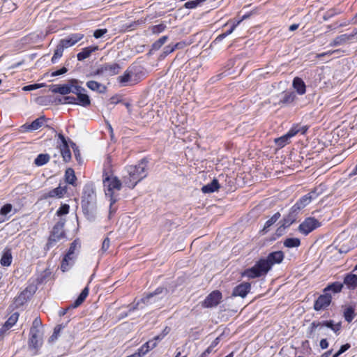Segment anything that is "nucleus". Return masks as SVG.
<instances>
[{"mask_svg": "<svg viewBox=\"0 0 357 357\" xmlns=\"http://www.w3.org/2000/svg\"><path fill=\"white\" fill-rule=\"evenodd\" d=\"M249 15H244L242 18L237 21L236 23H234L233 25L231 26V28L227 31L225 32V33L227 34V36H229L234 31V29H236V27L243 21L245 19L248 18Z\"/></svg>", "mask_w": 357, "mask_h": 357, "instance_id": "603ef678", "label": "nucleus"}, {"mask_svg": "<svg viewBox=\"0 0 357 357\" xmlns=\"http://www.w3.org/2000/svg\"><path fill=\"white\" fill-rule=\"evenodd\" d=\"M324 326L331 328L334 333L338 335L341 329V323L334 324L333 320L313 321L308 328L307 337H312L317 328H319L321 329Z\"/></svg>", "mask_w": 357, "mask_h": 357, "instance_id": "0eeeda50", "label": "nucleus"}, {"mask_svg": "<svg viewBox=\"0 0 357 357\" xmlns=\"http://www.w3.org/2000/svg\"><path fill=\"white\" fill-rule=\"evenodd\" d=\"M168 294V290L162 287H158L153 292L147 294L146 296L137 301L133 306L130 307V312H133L139 308H142L140 306L141 303L144 305H149L158 302L162 298L166 297Z\"/></svg>", "mask_w": 357, "mask_h": 357, "instance_id": "39448f33", "label": "nucleus"}, {"mask_svg": "<svg viewBox=\"0 0 357 357\" xmlns=\"http://www.w3.org/2000/svg\"><path fill=\"white\" fill-rule=\"evenodd\" d=\"M70 144H71L72 149L73 150L74 155H75L76 160L79 164L82 163V158H81L80 152H79L78 147L77 146L75 143H74L73 142H70Z\"/></svg>", "mask_w": 357, "mask_h": 357, "instance_id": "49530a36", "label": "nucleus"}, {"mask_svg": "<svg viewBox=\"0 0 357 357\" xmlns=\"http://www.w3.org/2000/svg\"><path fill=\"white\" fill-rule=\"evenodd\" d=\"M64 103L77 104L76 98L74 96H66L63 98Z\"/></svg>", "mask_w": 357, "mask_h": 357, "instance_id": "774afa93", "label": "nucleus"}, {"mask_svg": "<svg viewBox=\"0 0 357 357\" xmlns=\"http://www.w3.org/2000/svg\"><path fill=\"white\" fill-rule=\"evenodd\" d=\"M284 258L283 252H272L266 257L261 258L252 267L245 270L242 275L250 279L264 276L267 274L273 265L280 264Z\"/></svg>", "mask_w": 357, "mask_h": 357, "instance_id": "f257e3e1", "label": "nucleus"}, {"mask_svg": "<svg viewBox=\"0 0 357 357\" xmlns=\"http://www.w3.org/2000/svg\"><path fill=\"white\" fill-rule=\"evenodd\" d=\"M321 194V191L319 190V188H315L314 190H312L307 195L310 198L311 201L315 199L318 197V196Z\"/></svg>", "mask_w": 357, "mask_h": 357, "instance_id": "13d9d810", "label": "nucleus"}, {"mask_svg": "<svg viewBox=\"0 0 357 357\" xmlns=\"http://www.w3.org/2000/svg\"><path fill=\"white\" fill-rule=\"evenodd\" d=\"M344 284L350 290H354L357 287V275L353 273H348L344 278Z\"/></svg>", "mask_w": 357, "mask_h": 357, "instance_id": "a878e982", "label": "nucleus"}, {"mask_svg": "<svg viewBox=\"0 0 357 357\" xmlns=\"http://www.w3.org/2000/svg\"><path fill=\"white\" fill-rule=\"evenodd\" d=\"M168 36H163L158 40L154 42L151 46V50L154 51L158 50L167 40Z\"/></svg>", "mask_w": 357, "mask_h": 357, "instance_id": "37998d69", "label": "nucleus"}, {"mask_svg": "<svg viewBox=\"0 0 357 357\" xmlns=\"http://www.w3.org/2000/svg\"><path fill=\"white\" fill-rule=\"evenodd\" d=\"M65 180L66 182L75 186L77 177L75 174V171L72 168H68L65 172Z\"/></svg>", "mask_w": 357, "mask_h": 357, "instance_id": "473e14b6", "label": "nucleus"}, {"mask_svg": "<svg viewBox=\"0 0 357 357\" xmlns=\"http://www.w3.org/2000/svg\"><path fill=\"white\" fill-rule=\"evenodd\" d=\"M103 74H104L103 68H102V66L101 65L99 68H98V69H96L94 71L91 72L86 76L87 77H96V76L103 75Z\"/></svg>", "mask_w": 357, "mask_h": 357, "instance_id": "bf43d9fd", "label": "nucleus"}, {"mask_svg": "<svg viewBox=\"0 0 357 357\" xmlns=\"http://www.w3.org/2000/svg\"><path fill=\"white\" fill-rule=\"evenodd\" d=\"M58 137L61 140V144L60 145V148H66L68 147V141L63 134L59 133Z\"/></svg>", "mask_w": 357, "mask_h": 357, "instance_id": "052dcab7", "label": "nucleus"}, {"mask_svg": "<svg viewBox=\"0 0 357 357\" xmlns=\"http://www.w3.org/2000/svg\"><path fill=\"white\" fill-rule=\"evenodd\" d=\"M251 288V284L249 282H243L236 286L232 292L233 296H241L244 298L247 296Z\"/></svg>", "mask_w": 357, "mask_h": 357, "instance_id": "a211bd4d", "label": "nucleus"}, {"mask_svg": "<svg viewBox=\"0 0 357 357\" xmlns=\"http://www.w3.org/2000/svg\"><path fill=\"white\" fill-rule=\"evenodd\" d=\"M58 137L61 140V144L60 145V148H66L68 147V141L63 134L59 133Z\"/></svg>", "mask_w": 357, "mask_h": 357, "instance_id": "680f3d73", "label": "nucleus"}, {"mask_svg": "<svg viewBox=\"0 0 357 357\" xmlns=\"http://www.w3.org/2000/svg\"><path fill=\"white\" fill-rule=\"evenodd\" d=\"M41 86L39 84H30L27 85L23 87L24 91H32L35 89H38Z\"/></svg>", "mask_w": 357, "mask_h": 357, "instance_id": "69168bd1", "label": "nucleus"}, {"mask_svg": "<svg viewBox=\"0 0 357 357\" xmlns=\"http://www.w3.org/2000/svg\"><path fill=\"white\" fill-rule=\"evenodd\" d=\"M292 86L298 95H303L306 92V85L304 81L298 77L294 78Z\"/></svg>", "mask_w": 357, "mask_h": 357, "instance_id": "5701e85b", "label": "nucleus"}, {"mask_svg": "<svg viewBox=\"0 0 357 357\" xmlns=\"http://www.w3.org/2000/svg\"><path fill=\"white\" fill-rule=\"evenodd\" d=\"M86 86L93 91L99 93H105L107 91V86L94 80H89L86 83Z\"/></svg>", "mask_w": 357, "mask_h": 357, "instance_id": "b1692460", "label": "nucleus"}, {"mask_svg": "<svg viewBox=\"0 0 357 357\" xmlns=\"http://www.w3.org/2000/svg\"><path fill=\"white\" fill-rule=\"evenodd\" d=\"M160 339L161 338L159 336H155L154 339L149 340L144 344L140 348L137 349V351L136 352L140 354V357H143L150 350L153 349L157 346L158 341L160 340Z\"/></svg>", "mask_w": 357, "mask_h": 357, "instance_id": "f3484780", "label": "nucleus"}, {"mask_svg": "<svg viewBox=\"0 0 357 357\" xmlns=\"http://www.w3.org/2000/svg\"><path fill=\"white\" fill-rule=\"evenodd\" d=\"M67 192V186L59 185L57 188L52 189L43 195L44 199L48 198H62Z\"/></svg>", "mask_w": 357, "mask_h": 357, "instance_id": "ddd939ff", "label": "nucleus"}, {"mask_svg": "<svg viewBox=\"0 0 357 357\" xmlns=\"http://www.w3.org/2000/svg\"><path fill=\"white\" fill-rule=\"evenodd\" d=\"M332 296L330 293L324 292V294L320 295L315 301L314 304V309L316 311L324 310L331 303Z\"/></svg>", "mask_w": 357, "mask_h": 357, "instance_id": "9d476101", "label": "nucleus"}, {"mask_svg": "<svg viewBox=\"0 0 357 357\" xmlns=\"http://www.w3.org/2000/svg\"><path fill=\"white\" fill-rule=\"evenodd\" d=\"M301 245V241L298 238H288L284 241V245L289 248H297Z\"/></svg>", "mask_w": 357, "mask_h": 357, "instance_id": "58836bf2", "label": "nucleus"}, {"mask_svg": "<svg viewBox=\"0 0 357 357\" xmlns=\"http://www.w3.org/2000/svg\"><path fill=\"white\" fill-rule=\"evenodd\" d=\"M76 257V255H69L68 253H66L64 255V257L61 264V269L62 270V271L65 272L68 271L70 268V267H71L73 265Z\"/></svg>", "mask_w": 357, "mask_h": 357, "instance_id": "4be33fe9", "label": "nucleus"}, {"mask_svg": "<svg viewBox=\"0 0 357 357\" xmlns=\"http://www.w3.org/2000/svg\"><path fill=\"white\" fill-rule=\"evenodd\" d=\"M64 223L57 222L53 227L47 243V248L52 247L57 241L64 238L65 233L63 230Z\"/></svg>", "mask_w": 357, "mask_h": 357, "instance_id": "6e6552de", "label": "nucleus"}, {"mask_svg": "<svg viewBox=\"0 0 357 357\" xmlns=\"http://www.w3.org/2000/svg\"><path fill=\"white\" fill-rule=\"evenodd\" d=\"M82 208L86 218L92 221L96 214V194L93 183H87L83 188L82 197Z\"/></svg>", "mask_w": 357, "mask_h": 357, "instance_id": "7ed1b4c3", "label": "nucleus"}, {"mask_svg": "<svg viewBox=\"0 0 357 357\" xmlns=\"http://www.w3.org/2000/svg\"><path fill=\"white\" fill-rule=\"evenodd\" d=\"M104 75L114 76L119 73L122 67L117 63H106L102 65Z\"/></svg>", "mask_w": 357, "mask_h": 357, "instance_id": "2eb2a0df", "label": "nucleus"}, {"mask_svg": "<svg viewBox=\"0 0 357 357\" xmlns=\"http://www.w3.org/2000/svg\"><path fill=\"white\" fill-rule=\"evenodd\" d=\"M107 32V29H96L93 33V36L96 38H100Z\"/></svg>", "mask_w": 357, "mask_h": 357, "instance_id": "4d7b16f0", "label": "nucleus"}, {"mask_svg": "<svg viewBox=\"0 0 357 357\" xmlns=\"http://www.w3.org/2000/svg\"><path fill=\"white\" fill-rule=\"evenodd\" d=\"M84 34L81 33H75L68 35L65 38L61 39L59 43L66 49L75 45L84 38Z\"/></svg>", "mask_w": 357, "mask_h": 357, "instance_id": "f8f14e48", "label": "nucleus"}, {"mask_svg": "<svg viewBox=\"0 0 357 357\" xmlns=\"http://www.w3.org/2000/svg\"><path fill=\"white\" fill-rule=\"evenodd\" d=\"M146 167L147 161L144 159L142 160L136 165L127 167V174L123 177L124 184L130 188H134L140 181L146 176Z\"/></svg>", "mask_w": 357, "mask_h": 357, "instance_id": "20e7f679", "label": "nucleus"}, {"mask_svg": "<svg viewBox=\"0 0 357 357\" xmlns=\"http://www.w3.org/2000/svg\"><path fill=\"white\" fill-rule=\"evenodd\" d=\"M222 298V294L219 291H213L208 294L203 302L205 307H213L217 306Z\"/></svg>", "mask_w": 357, "mask_h": 357, "instance_id": "9b49d317", "label": "nucleus"}, {"mask_svg": "<svg viewBox=\"0 0 357 357\" xmlns=\"http://www.w3.org/2000/svg\"><path fill=\"white\" fill-rule=\"evenodd\" d=\"M355 315V310L352 306L347 307L344 311V317L348 323L352 321Z\"/></svg>", "mask_w": 357, "mask_h": 357, "instance_id": "ea45409f", "label": "nucleus"}, {"mask_svg": "<svg viewBox=\"0 0 357 357\" xmlns=\"http://www.w3.org/2000/svg\"><path fill=\"white\" fill-rule=\"evenodd\" d=\"M220 187L218 181L214 178L211 183L204 185L202 188V191L204 193H211L217 191Z\"/></svg>", "mask_w": 357, "mask_h": 357, "instance_id": "c756f323", "label": "nucleus"}, {"mask_svg": "<svg viewBox=\"0 0 357 357\" xmlns=\"http://www.w3.org/2000/svg\"><path fill=\"white\" fill-rule=\"evenodd\" d=\"M12 208L13 206L10 204H6L1 207L0 213L3 217L6 218V215L12 211Z\"/></svg>", "mask_w": 357, "mask_h": 357, "instance_id": "3c124183", "label": "nucleus"}, {"mask_svg": "<svg viewBox=\"0 0 357 357\" xmlns=\"http://www.w3.org/2000/svg\"><path fill=\"white\" fill-rule=\"evenodd\" d=\"M67 71H68V69L66 67H62L59 70L52 72V76L56 77V76L61 75L66 73Z\"/></svg>", "mask_w": 357, "mask_h": 357, "instance_id": "0e129e2a", "label": "nucleus"}, {"mask_svg": "<svg viewBox=\"0 0 357 357\" xmlns=\"http://www.w3.org/2000/svg\"><path fill=\"white\" fill-rule=\"evenodd\" d=\"M280 218V213L279 212L275 213L271 218H269L264 224L263 230L266 231L268 228L275 223Z\"/></svg>", "mask_w": 357, "mask_h": 357, "instance_id": "c03bdc74", "label": "nucleus"}, {"mask_svg": "<svg viewBox=\"0 0 357 357\" xmlns=\"http://www.w3.org/2000/svg\"><path fill=\"white\" fill-rule=\"evenodd\" d=\"M354 41V36L349 34H342L337 36L331 43L330 46L335 47L342 45H344L349 42Z\"/></svg>", "mask_w": 357, "mask_h": 357, "instance_id": "6ab92c4d", "label": "nucleus"}, {"mask_svg": "<svg viewBox=\"0 0 357 357\" xmlns=\"http://www.w3.org/2000/svg\"><path fill=\"white\" fill-rule=\"evenodd\" d=\"M70 88V80L68 81V84L60 85V94L67 95L71 93Z\"/></svg>", "mask_w": 357, "mask_h": 357, "instance_id": "de8ad7c7", "label": "nucleus"}, {"mask_svg": "<svg viewBox=\"0 0 357 357\" xmlns=\"http://www.w3.org/2000/svg\"><path fill=\"white\" fill-rule=\"evenodd\" d=\"M43 344V333L42 332H30V337L29 340V346L31 348L38 349Z\"/></svg>", "mask_w": 357, "mask_h": 357, "instance_id": "4468645a", "label": "nucleus"}, {"mask_svg": "<svg viewBox=\"0 0 357 357\" xmlns=\"http://www.w3.org/2000/svg\"><path fill=\"white\" fill-rule=\"evenodd\" d=\"M70 206L68 204H62L56 211V214L59 216L66 215L69 213Z\"/></svg>", "mask_w": 357, "mask_h": 357, "instance_id": "8fccbe9b", "label": "nucleus"}, {"mask_svg": "<svg viewBox=\"0 0 357 357\" xmlns=\"http://www.w3.org/2000/svg\"><path fill=\"white\" fill-rule=\"evenodd\" d=\"M80 247L81 245L79 241L76 239L71 243L67 253L69 255L73 254L77 255V254L79 252Z\"/></svg>", "mask_w": 357, "mask_h": 357, "instance_id": "79ce46f5", "label": "nucleus"}, {"mask_svg": "<svg viewBox=\"0 0 357 357\" xmlns=\"http://www.w3.org/2000/svg\"><path fill=\"white\" fill-rule=\"evenodd\" d=\"M174 51V48L172 47V45H168L164 48L163 55L166 56L168 54L172 53Z\"/></svg>", "mask_w": 357, "mask_h": 357, "instance_id": "338daca9", "label": "nucleus"}, {"mask_svg": "<svg viewBox=\"0 0 357 357\" xmlns=\"http://www.w3.org/2000/svg\"><path fill=\"white\" fill-rule=\"evenodd\" d=\"M64 49L66 48L63 47L60 43H59L54 51V55L51 59L53 63H55L57 60L62 56Z\"/></svg>", "mask_w": 357, "mask_h": 357, "instance_id": "4c0bfd02", "label": "nucleus"}, {"mask_svg": "<svg viewBox=\"0 0 357 357\" xmlns=\"http://www.w3.org/2000/svg\"><path fill=\"white\" fill-rule=\"evenodd\" d=\"M308 127L306 126H301L299 125L294 126L285 135L280 137L276 138L275 142L279 147H284L289 143L290 139L294 137L296 134L301 132L305 134L307 130Z\"/></svg>", "mask_w": 357, "mask_h": 357, "instance_id": "423d86ee", "label": "nucleus"}, {"mask_svg": "<svg viewBox=\"0 0 357 357\" xmlns=\"http://www.w3.org/2000/svg\"><path fill=\"white\" fill-rule=\"evenodd\" d=\"M166 29V25L164 24H160L155 25L152 27V31L153 33L158 34L164 31Z\"/></svg>", "mask_w": 357, "mask_h": 357, "instance_id": "5fc2aeb1", "label": "nucleus"}, {"mask_svg": "<svg viewBox=\"0 0 357 357\" xmlns=\"http://www.w3.org/2000/svg\"><path fill=\"white\" fill-rule=\"evenodd\" d=\"M61 154L63 159V161L68 162L71 159V153L69 149V147L66 148H60Z\"/></svg>", "mask_w": 357, "mask_h": 357, "instance_id": "a18cd8bd", "label": "nucleus"}, {"mask_svg": "<svg viewBox=\"0 0 357 357\" xmlns=\"http://www.w3.org/2000/svg\"><path fill=\"white\" fill-rule=\"evenodd\" d=\"M19 317V314L17 312H15L12 314L8 320L4 323L5 328H12L17 321Z\"/></svg>", "mask_w": 357, "mask_h": 357, "instance_id": "a19ab883", "label": "nucleus"}, {"mask_svg": "<svg viewBox=\"0 0 357 357\" xmlns=\"http://www.w3.org/2000/svg\"><path fill=\"white\" fill-rule=\"evenodd\" d=\"M343 288V284L335 282L329 285H328L324 289V292L329 293V291H333V293H339L342 291Z\"/></svg>", "mask_w": 357, "mask_h": 357, "instance_id": "c9c22d12", "label": "nucleus"}, {"mask_svg": "<svg viewBox=\"0 0 357 357\" xmlns=\"http://www.w3.org/2000/svg\"><path fill=\"white\" fill-rule=\"evenodd\" d=\"M98 46H89L82 49V50L77 54V60L81 61L89 58L90 55L98 50Z\"/></svg>", "mask_w": 357, "mask_h": 357, "instance_id": "bb28decb", "label": "nucleus"}, {"mask_svg": "<svg viewBox=\"0 0 357 357\" xmlns=\"http://www.w3.org/2000/svg\"><path fill=\"white\" fill-rule=\"evenodd\" d=\"M13 261L11 249L6 248L3 250L2 257L0 260L1 265L3 266H10Z\"/></svg>", "mask_w": 357, "mask_h": 357, "instance_id": "cd10ccee", "label": "nucleus"}, {"mask_svg": "<svg viewBox=\"0 0 357 357\" xmlns=\"http://www.w3.org/2000/svg\"><path fill=\"white\" fill-rule=\"evenodd\" d=\"M77 105H81L82 107H88L91 105V100L89 96L86 93V92H82L78 94L76 97Z\"/></svg>", "mask_w": 357, "mask_h": 357, "instance_id": "7c9ffc66", "label": "nucleus"}, {"mask_svg": "<svg viewBox=\"0 0 357 357\" xmlns=\"http://www.w3.org/2000/svg\"><path fill=\"white\" fill-rule=\"evenodd\" d=\"M297 99L296 93L293 91H286L281 94L278 105L281 107L289 106Z\"/></svg>", "mask_w": 357, "mask_h": 357, "instance_id": "dca6fc26", "label": "nucleus"}, {"mask_svg": "<svg viewBox=\"0 0 357 357\" xmlns=\"http://www.w3.org/2000/svg\"><path fill=\"white\" fill-rule=\"evenodd\" d=\"M45 123V116H40L36 120H34L30 124H24L23 125V128L27 131H34L40 128Z\"/></svg>", "mask_w": 357, "mask_h": 357, "instance_id": "412c9836", "label": "nucleus"}, {"mask_svg": "<svg viewBox=\"0 0 357 357\" xmlns=\"http://www.w3.org/2000/svg\"><path fill=\"white\" fill-rule=\"evenodd\" d=\"M312 201L310 198L306 194L301 197L292 207L294 208V210H296L298 212H299L301 209L307 206Z\"/></svg>", "mask_w": 357, "mask_h": 357, "instance_id": "c85d7f7f", "label": "nucleus"}, {"mask_svg": "<svg viewBox=\"0 0 357 357\" xmlns=\"http://www.w3.org/2000/svg\"><path fill=\"white\" fill-rule=\"evenodd\" d=\"M199 5V2L197 0L190 1L184 4V8L187 9H193L197 8Z\"/></svg>", "mask_w": 357, "mask_h": 357, "instance_id": "6e6d98bb", "label": "nucleus"}, {"mask_svg": "<svg viewBox=\"0 0 357 357\" xmlns=\"http://www.w3.org/2000/svg\"><path fill=\"white\" fill-rule=\"evenodd\" d=\"M63 328V326L61 325H59L55 327L54 330V333L53 334L51 335V337H50V342H53L54 340H56L59 336V334L61 331V330Z\"/></svg>", "mask_w": 357, "mask_h": 357, "instance_id": "864d4df0", "label": "nucleus"}, {"mask_svg": "<svg viewBox=\"0 0 357 357\" xmlns=\"http://www.w3.org/2000/svg\"><path fill=\"white\" fill-rule=\"evenodd\" d=\"M121 182L116 177L108 175L105 172H103V186L106 197H109V215L114 214L117 208L114 206L115 203L119 199L118 192L121 189Z\"/></svg>", "mask_w": 357, "mask_h": 357, "instance_id": "f03ea898", "label": "nucleus"}, {"mask_svg": "<svg viewBox=\"0 0 357 357\" xmlns=\"http://www.w3.org/2000/svg\"><path fill=\"white\" fill-rule=\"evenodd\" d=\"M298 213V212L291 207L289 213L282 220L283 228H287L293 224L297 219Z\"/></svg>", "mask_w": 357, "mask_h": 357, "instance_id": "aec40b11", "label": "nucleus"}, {"mask_svg": "<svg viewBox=\"0 0 357 357\" xmlns=\"http://www.w3.org/2000/svg\"><path fill=\"white\" fill-rule=\"evenodd\" d=\"M320 222L317 219L309 217L305 218V220L300 224L298 231L304 235H307L314 229L320 227Z\"/></svg>", "mask_w": 357, "mask_h": 357, "instance_id": "1a4fd4ad", "label": "nucleus"}, {"mask_svg": "<svg viewBox=\"0 0 357 357\" xmlns=\"http://www.w3.org/2000/svg\"><path fill=\"white\" fill-rule=\"evenodd\" d=\"M79 82H80L76 79H70V88L72 90L71 93L75 94L76 96L81 93L82 92H86V90L84 87L79 85Z\"/></svg>", "mask_w": 357, "mask_h": 357, "instance_id": "f704fd0d", "label": "nucleus"}, {"mask_svg": "<svg viewBox=\"0 0 357 357\" xmlns=\"http://www.w3.org/2000/svg\"><path fill=\"white\" fill-rule=\"evenodd\" d=\"M89 287H86L80 293L77 298L75 301V302L68 307L75 308L79 306L86 299L89 294Z\"/></svg>", "mask_w": 357, "mask_h": 357, "instance_id": "2f4dec72", "label": "nucleus"}, {"mask_svg": "<svg viewBox=\"0 0 357 357\" xmlns=\"http://www.w3.org/2000/svg\"><path fill=\"white\" fill-rule=\"evenodd\" d=\"M134 73L128 68L124 73L117 77V80L121 86H126L129 85V82L132 81V77Z\"/></svg>", "mask_w": 357, "mask_h": 357, "instance_id": "393cba45", "label": "nucleus"}, {"mask_svg": "<svg viewBox=\"0 0 357 357\" xmlns=\"http://www.w3.org/2000/svg\"><path fill=\"white\" fill-rule=\"evenodd\" d=\"M79 82H80L76 79H70V88L72 90L71 93L75 94L76 96L81 93L82 92H86V90L84 87L79 85Z\"/></svg>", "mask_w": 357, "mask_h": 357, "instance_id": "72a5a7b5", "label": "nucleus"}, {"mask_svg": "<svg viewBox=\"0 0 357 357\" xmlns=\"http://www.w3.org/2000/svg\"><path fill=\"white\" fill-rule=\"evenodd\" d=\"M50 155L48 154H39L34 160V164L36 166H43L47 163L50 160Z\"/></svg>", "mask_w": 357, "mask_h": 357, "instance_id": "e433bc0d", "label": "nucleus"}, {"mask_svg": "<svg viewBox=\"0 0 357 357\" xmlns=\"http://www.w3.org/2000/svg\"><path fill=\"white\" fill-rule=\"evenodd\" d=\"M40 319H39L38 318H36L33 321V324L30 329V332H41L40 330Z\"/></svg>", "mask_w": 357, "mask_h": 357, "instance_id": "09e8293b", "label": "nucleus"}, {"mask_svg": "<svg viewBox=\"0 0 357 357\" xmlns=\"http://www.w3.org/2000/svg\"><path fill=\"white\" fill-rule=\"evenodd\" d=\"M109 244H110L109 238L108 237L105 238L102 242L101 250L103 252H106L109 247Z\"/></svg>", "mask_w": 357, "mask_h": 357, "instance_id": "e2e57ef3", "label": "nucleus"}]
</instances>
